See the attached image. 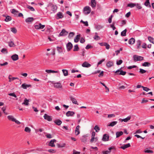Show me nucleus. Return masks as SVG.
<instances>
[{"label": "nucleus", "instance_id": "nucleus-25", "mask_svg": "<svg viewBox=\"0 0 154 154\" xmlns=\"http://www.w3.org/2000/svg\"><path fill=\"white\" fill-rule=\"evenodd\" d=\"M34 19L32 17H29L26 19L25 21L27 23L31 22L33 21Z\"/></svg>", "mask_w": 154, "mask_h": 154}, {"label": "nucleus", "instance_id": "nucleus-6", "mask_svg": "<svg viewBox=\"0 0 154 154\" xmlns=\"http://www.w3.org/2000/svg\"><path fill=\"white\" fill-rule=\"evenodd\" d=\"M73 45L70 42H68L66 45V48L68 51H70Z\"/></svg>", "mask_w": 154, "mask_h": 154}, {"label": "nucleus", "instance_id": "nucleus-47", "mask_svg": "<svg viewBox=\"0 0 154 154\" xmlns=\"http://www.w3.org/2000/svg\"><path fill=\"white\" fill-rule=\"evenodd\" d=\"M27 7L31 11H35V9L33 8L32 7H31L29 5H27Z\"/></svg>", "mask_w": 154, "mask_h": 154}, {"label": "nucleus", "instance_id": "nucleus-26", "mask_svg": "<svg viewBox=\"0 0 154 154\" xmlns=\"http://www.w3.org/2000/svg\"><path fill=\"white\" fill-rule=\"evenodd\" d=\"M62 87V86L61 85L60 83H55L54 84V87L56 88H61Z\"/></svg>", "mask_w": 154, "mask_h": 154}, {"label": "nucleus", "instance_id": "nucleus-36", "mask_svg": "<svg viewBox=\"0 0 154 154\" xmlns=\"http://www.w3.org/2000/svg\"><path fill=\"white\" fill-rule=\"evenodd\" d=\"M150 65V64L148 62H145L142 64V66H149Z\"/></svg>", "mask_w": 154, "mask_h": 154}, {"label": "nucleus", "instance_id": "nucleus-42", "mask_svg": "<svg viewBox=\"0 0 154 154\" xmlns=\"http://www.w3.org/2000/svg\"><path fill=\"white\" fill-rule=\"evenodd\" d=\"M94 129L96 132H98L100 130V128L98 125H96L94 128Z\"/></svg>", "mask_w": 154, "mask_h": 154}, {"label": "nucleus", "instance_id": "nucleus-28", "mask_svg": "<svg viewBox=\"0 0 154 154\" xmlns=\"http://www.w3.org/2000/svg\"><path fill=\"white\" fill-rule=\"evenodd\" d=\"M117 121H113L111 122L109 125H108V126H110L111 127H113L116 125L117 123Z\"/></svg>", "mask_w": 154, "mask_h": 154}, {"label": "nucleus", "instance_id": "nucleus-56", "mask_svg": "<svg viewBox=\"0 0 154 154\" xmlns=\"http://www.w3.org/2000/svg\"><path fill=\"white\" fill-rule=\"evenodd\" d=\"M135 6H136V7L137 8L139 9H141L142 8V7L139 4L137 3L136 4V5Z\"/></svg>", "mask_w": 154, "mask_h": 154}, {"label": "nucleus", "instance_id": "nucleus-27", "mask_svg": "<svg viewBox=\"0 0 154 154\" xmlns=\"http://www.w3.org/2000/svg\"><path fill=\"white\" fill-rule=\"evenodd\" d=\"M29 100L27 99L26 98H25L24 100V102L22 103V104L25 105H28L29 104Z\"/></svg>", "mask_w": 154, "mask_h": 154}, {"label": "nucleus", "instance_id": "nucleus-54", "mask_svg": "<svg viewBox=\"0 0 154 154\" xmlns=\"http://www.w3.org/2000/svg\"><path fill=\"white\" fill-rule=\"evenodd\" d=\"M115 24V23L113 22L112 24L110 25V27L112 28L113 30H114L116 29V27L114 26Z\"/></svg>", "mask_w": 154, "mask_h": 154}, {"label": "nucleus", "instance_id": "nucleus-41", "mask_svg": "<svg viewBox=\"0 0 154 154\" xmlns=\"http://www.w3.org/2000/svg\"><path fill=\"white\" fill-rule=\"evenodd\" d=\"M136 5V3H131L128 5V6L130 7L131 8H133Z\"/></svg>", "mask_w": 154, "mask_h": 154}, {"label": "nucleus", "instance_id": "nucleus-2", "mask_svg": "<svg viewBox=\"0 0 154 154\" xmlns=\"http://www.w3.org/2000/svg\"><path fill=\"white\" fill-rule=\"evenodd\" d=\"M91 11V9L88 6H86L84 7V13L85 14H89Z\"/></svg>", "mask_w": 154, "mask_h": 154}, {"label": "nucleus", "instance_id": "nucleus-12", "mask_svg": "<svg viewBox=\"0 0 154 154\" xmlns=\"http://www.w3.org/2000/svg\"><path fill=\"white\" fill-rule=\"evenodd\" d=\"M67 33L68 32L65 29H63L60 33L59 35L60 36H62L66 35Z\"/></svg>", "mask_w": 154, "mask_h": 154}, {"label": "nucleus", "instance_id": "nucleus-21", "mask_svg": "<svg viewBox=\"0 0 154 154\" xmlns=\"http://www.w3.org/2000/svg\"><path fill=\"white\" fill-rule=\"evenodd\" d=\"M123 133L122 131H118L116 133V138H118L119 137L123 135Z\"/></svg>", "mask_w": 154, "mask_h": 154}, {"label": "nucleus", "instance_id": "nucleus-3", "mask_svg": "<svg viewBox=\"0 0 154 154\" xmlns=\"http://www.w3.org/2000/svg\"><path fill=\"white\" fill-rule=\"evenodd\" d=\"M133 58L134 61H141L143 59V57L136 55H134V56Z\"/></svg>", "mask_w": 154, "mask_h": 154}, {"label": "nucleus", "instance_id": "nucleus-52", "mask_svg": "<svg viewBox=\"0 0 154 154\" xmlns=\"http://www.w3.org/2000/svg\"><path fill=\"white\" fill-rule=\"evenodd\" d=\"M146 72V70H145L143 69H140L139 72L141 74L144 73H145Z\"/></svg>", "mask_w": 154, "mask_h": 154}, {"label": "nucleus", "instance_id": "nucleus-1", "mask_svg": "<svg viewBox=\"0 0 154 154\" xmlns=\"http://www.w3.org/2000/svg\"><path fill=\"white\" fill-rule=\"evenodd\" d=\"M7 117L8 119L9 120H11L13 122H15L17 124H20V122L17 120L15 119L14 118L13 116H8Z\"/></svg>", "mask_w": 154, "mask_h": 154}, {"label": "nucleus", "instance_id": "nucleus-34", "mask_svg": "<svg viewBox=\"0 0 154 154\" xmlns=\"http://www.w3.org/2000/svg\"><path fill=\"white\" fill-rule=\"evenodd\" d=\"M8 45L10 47H14L15 46L14 42L12 41H10L8 42Z\"/></svg>", "mask_w": 154, "mask_h": 154}, {"label": "nucleus", "instance_id": "nucleus-63", "mask_svg": "<svg viewBox=\"0 0 154 154\" xmlns=\"http://www.w3.org/2000/svg\"><path fill=\"white\" fill-rule=\"evenodd\" d=\"M83 137H84V138H83L82 139V141L83 142H86V141H87V139H86L85 138V137H86V136L85 135L83 136Z\"/></svg>", "mask_w": 154, "mask_h": 154}, {"label": "nucleus", "instance_id": "nucleus-17", "mask_svg": "<svg viewBox=\"0 0 154 154\" xmlns=\"http://www.w3.org/2000/svg\"><path fill=\"white\" fill-rule=\"evenodd\" d=\"M80 34H79L77 35L76 37H75L74 39V41L75 42L77 43L78 42L80 38Z\"/></svg>", "mask_w": 154, "mask_h": 154}, {"label": "nucleus", "instance_id": "nucleus-30", "mask_svg": "<svg viewBox=\"0 0 154 154\" xmlns=\"http://www.w3.org/2000/svg\"><path fill=\"white\" fill-rule=\"evenodd\" d=\"M141 44V42L138 40L137 41V48L139 49L140 48V45Z\"/></svg>", "mask_w": 154, "mask_h": 154}, {"label": "nucleus", "instance_id": "nucleus-46", "mask_svg": "<svg viewBox=\"0 0 154 154\" xmlns=\"http://www.w3.org/2000/svg\"><path fill=\"white\" fill-rule=\"evenodd\" d=\"M144 5L146 6L150 7V5L149 2V0H147L145 2Z\"/></svg>", "mask_w": 154, "mask_h": 154}, {"label": "nucleus", "instance_id": "nucleus-11", "mask_svg": "<svg viewBox=\"0 0 154 154\" xmlns=\"http://www.w3.org/2000/svg\"><path fill=\"white\" fill-rule=\"evenodd\" d=\"M131 118V116H128L125 119H119V120L121 121V122H127Z\"/></svg>", "mask_w": 154, "mask_h": 154}, {"label": "nucleus", "instance_id": "nucleus-20", "mask_svg": "<svg viewBox=\"0 0 154 154\" xmlns=\"http://www.w3.org/2000/svg\"><path fill=\"white\" fill-rule=\"evenodd\" d=\"M21 87L24 89H26L27 88L31 87L30 85H26L25 83H23L22 84Z\"/></svg>", "mask_w": 154, "mask_h": 154}, {"label": "nucleus", "instance_id": "nucleus-40", "mask_svg": "<svg viewBox=\"0 0 154 154\" xmlns=\"http://www.w3.org/2000/svg\"><path fill=\"white\" fill-rule=\"evenodd\" d=\"M11 30L13 33L15 34L17 32V30L15 27H13L11 28Z\"/></svg>", "mask_w": 154, "mask_h": 154}, {"label": "nucleus", "instance_id": "nucleus-49", "mask_svg": "<svg viewBox=\"0 0 154 154\" xmlns=\"http://www.w3.org/2000/svg\"><path fill=\"white\" fill-rule=\"evenodd\" d=\"M14 77H12V76L11 75H9L8 77V79H9V82H11L12 81L14 80Z\"/></svg>", "mask_w": 154, "mask_h": 154}, {"label": "nucleus", "instance_id": "nucleus-22", "mask_svg": "<svg viewBox=\"0 0 154 154\" xmlns=\"http://www.w3.org/2000/svg\"><path fill=\"white\" fill-rule=\"evenodd\" d=\"M70 100L73 103L78 105L77 101L75 98L73 97H71Z\"/></svg>", "mask_w": 154, "mask_h": 154}, {"label": "nucleus", "instance_id": "nucleus-53", "mask_svg": "<svg viewBox=\"0 0 154 154\" xmlns=\"http://www.w3.org/2000/svg\"><path fill=\"white\" fill-rule=\"evenodd\" d=\"M122 48H120L119 50H117L115 51V52L116 53V55H117L119 54L120 53V51H122Z\"/></svg>", "mask_w": 154, "mask_h": 154}, {"label": "nucleus", "instance_id": "nucleus-13", "mask_svg": "<svg viewBox=\"0 0 154 154\" xmlns=\"http://www.w3.org/2000/svg\"><path fill=\"white\" fill-rule=\"evenodd\" d=\"M56 142V140L55 139L51 140L49 142V145L51 147H54L55 146V145L54 144V142Z\"/></svg>", "mask_w": 154, "mask_h": 154}, {"label": "nucleus", "instance_id": "nucleus-45", "mask_svg": "<svg viewBox=\"0 0 154 154\" xmlns=\"http://www.w3.org/2000/svg\"><path fill=\"white\" fill-rule=\"evenodd\" d=\"M24 131L26 132L30 133L31 131V130L30 128L28 127H26L25 128Z\"/></svg>", "mask_w": 154, "mask_h": 154}, {"label": "nucleus", "instance_id": "nucleus-38", "mask_svg": "<svg viewBox=\"0 0 154 154\" xmlns=\"http://www.w3.org/2000/svg\"><path fill=\"white\" fill-rule=\"evenodd\" d=\"M62 72L63 73L64 75L65 76H67L68 75V72L67 70L66 69H63L62 70Z\"/></svg>", "mask_w": 154, "mask_h": 154}, {"label": "nucleus", "instance_id": "nucleus-39", "mask_svg": "<svg viewBox=\"0 0 154 154\" xmlns=\"http://www.w3.org/2000/svg\"><path fill=\"white\" fill-rule=\"evenodd\" d=\"M127 32V29H125L124 30L122 31L121 33V35L122 36H125L126 35V33Z\"/></svg>", "mask_w": 154, "mask_h": 154}, {"label": "nucleus", "instance_id": "nucleus-57", "mask_svg": "<svg viewBox=\"0 0 154 154\" xmlns=\"http://www.w3.org/2000/svg\"><path fill=\"white\" fill-rule=\"evenodd\" d=\"M81 22L84 23L86 26H88V22L87 21L85 22L83 21L82 20H81Z\"/></svg>", "mask_w": 154, "mask_h": 154}, {"label": "nucleus", "instance_id": "nucleus-33", "mask_svg": "<svg viewBox=\"0 0 154 154\" xmlns=\"http://www.w3.org/2000/svg\"><path fill=\"white\" fill-rule=\"evenodd\" d=\"M11 17L9 16L6 17V18L5 20L7 22H8L11 20Z\"/></svg>", "mask_w": 154, "mask_h": 154}, {"label": "nucleus", "instance_id": "nucleus-24", "mask_svg": "<svg viewBox=\"0 0 154 154\" xmlns=\"http://www.w3.org/2000/svg\"><path fill=\"white\" fill-rule=\"evenodd\" d=\"M113 65V63L112 61H109L107 62L106 66L108 67H110Z\"/></svg>", "mask_w": 154, "mask_h": 154}, {"label": "nucleus", "instance_id": "nucleus-4", "mask_svg": "<svg viewBox=\"0 0 154 154\" xmlns=\"http://www.w3.org/2000/svg\"><path fill=\"white\" fill-rule=\"evenodd\" d=\"M126 72L123 70L118 69L115 72V73L117 75H124L126 74Z\"/></svg>", "mask_w": 154, "mask_h": 154}, {"label": "nucleus", "instance_id": "nucleus-58", "mask_svg": "<svg viewBox=\"0 0 154 154\" xmlns=\"http://www.w3.org/2000/svg\"><path fill=\"white\" fill-rule=\"evenodd\" d=\"M111 152L110 151H109L108 150L103 151V154H110V153Z\"/></svg>", "mask_w": 154, "mask_h": 154}, {"label": "nucleus", "instance_id": "nucleus-62", "mask_svg": "<svg viewBox=\"0 0 154 154\" xmlns=\"http://www.w3.org/2000/svg\"><path fill=\"white\" fill-rule=\"evenodd\" d=\"M115 117V115L114 114H110L108 115V118H110L112 117Z\"/></svg>", "mask_w": 154, "mask_h": 154}, {"label": "nucleus", "instance_id": "nucleus-59", "mask_svg": "<svg viewBox=\"0 0 154 154\" xmlns=\"http://www.w3.org/2000/svg\"><path fill=\"white\" fill-rule=\"evenodd\" d=\"M8 94L9 96H12L14 97H17V96L14 93H9Z\"/></svg>", "mask_w": 154, "mask_h": 154}, {"label": "nucleus", "instance_id": "nucleus-10", "mask_svg": "<svg viewBox=\"0 0 154 154\" xmlns=\"http://www.w3.org/2000/svg\"><path fill=\"white\" fill-rule=\"evenodd\" d=\"M80 128V126L79 125H78L76 126L75 130V135H78L80 134V132L79 130Z\"/></svg>", "mask_w": 154, "mask_h": 154}, {"label": "nucleus", "instance_id": "nucleus-23", "mask_svg": "<svg viewBox=\"0 0 154 154\" xmlns=\"http://www.w3.org/2000/svg\"><path fill=\"white\" fill-rule=\"evenodd\" d=\"M135 42V39L132 38L130 39L128 41V43L130 44L133 45L134 44Z\"/></svg>", "mask_w": 154, "mask_h": 154}, {"label": "nucleus", "instance_id": "nucleus-14", "mask_svg": "<svg viewBox=\"0 0 154 154\" xmlns=\"http://www.w3.org/2000/svg\"><path fill=\"white\" fill-rule=\"evenodd\" d=\"M57 17L56 18L57 19H59L60 18H62L63 17V14L61 12H58L57 14Z\"/></svg>", "mask_w": 154, "mask_h": 154}, {"label": "nucleus", "instance_id": "nucleus-29", "mask_svg": "<svg viewBox=\"0 0 154 154\" xmlns=\"http://www.w3.org/2000/svg\"><path fill=\"white\" fill-rule=\"evenodd\" d=\"M45 72L48 73H58V71H55L51 70H46Z\"/></svg>", "mask_w": 154, "mask_h": 154}, {"label": "nucleus", "instance_id": "nucleus-43", "mask_svg": "<svg viewBox=\"0 0 154 154\" xmlns=\"http://www.w3.org/2000/svg\"><path fill=\"white\" fill-rule=\"evenodd\" d=\"M79 47L77 45H76L74 46V51H77L79 50Z\"/></svg>", "mask_w": 154, "mask_h": 154}, {"label": "nucleus", "instance_id": "nucleus-51", "mask_svg": "<svg viewBox=\"0 0 154 154\" xmlns=\"http://www.w3.org/2000/svg\"><path fill=\"white\" fill-rule=\"evenodd\" d=\"M1 51L2 53H3L7 54L8 53L7 50L5 48H2Z\"/></svg>", "mask_w": 154, "mask_h": 154}, {"label": "nucleus", "instance_id": "nucleus-60", "mask_svg": "<svg viewBox=\"0 0 154 154\" xmlns=\"http://www.w3.org/2000/svg\"><path fill=\"white\" fill-rule=\"evenodd\" d=\"M143 88L144 91H148L150 90V89L149 88H148L146 87H144L143 86Z\"/></svg>", "mask_w": 154, "mask_h": 154}, {"label": "nucleus", "instance_id": "nucleus-7", "mask_svg": "<svg viewBox=\"0 0 154 154\" xmlns=\"http://www.w3.org/2000/svg\"><path fill=\"white\" fill-rule=\"evenodd\" d=\"M44 118L45 119L49 121H51L52 120L51 117L47 115L46 114H45L44 116Z\"/></svg>", "mask_w": 154, "mask_h": 154}, {"label": "nucleus", "instance_id": "nucleus-9", "mask_svg": "<svg viewBox=\"0 0 154 154\" xmlns=\"http://www.w3.org/2000/svg\"><path fill=\"white\" fill-rule=\"evenodd\" d=\"M109 136L108 135L105 134L103 135L102 140L104 141H106L108 140Z\"/></svg>", "mask_w": 154, "mask_h": 154}, {"label": "nucleus", "instance_id": "nucleus-64", "mask_svg": "<svg viewBox=\"0 0 154 154\" xmlns=\"http://www.w3.org/2000/svg\"><path fill=\"white\" fill-rule=\"evenodd\" d=\"M73 154H80V152L76 151L74 149L73 150Z\"/></svg>", "mask_w": 154, "mask_h": 154}, {"label": "nucleus", "instance_id": "nucleus-44", "mask_svg": "<svg viewBox=\"0 0 154 154\" xmlns=\"http://www.w3.org/2000/svg\"><path fill=\"white\" fill-rule=\"evenodd\" d=\"M103 45L106 47L107 49H109V48L110 45L107 43H104Z\"/></svg>", "mask_w": 154, "mask_h": 154}, {"label": "nucleus", "instance_id": "nucleus-19", "mask_svg": "<svg viewBox=\"0 0 154 154\" xmlns=\"http://www.w3.org/2000/svg\"><path fill=\"white\" fill-rule=\"evenodd\" d=\"M96 5V2L95 0H91V6L92 8L95 7Z\"/></svg>", "mask_w": 154, "mask_h": 154}, {"label": "nucleus", "instance_id": "nucleus-48", "mask_svg": "<svg viewBox=\"0 0 154 154\" xmlns=\"http://www.w3.org/2000/svg\"><path fill=\"white\" fill-rule=\"evenodd\" d=\"M94 38L95 40H98L100 39V38L97 35H95L94 36Z\"/></svg>", "mask_w": 154, "mask_h": 154}, {"label": "nucleus", "instance_id": "nucleus-55", "mask_svg": "<svg viewBox=\"0 0 154 154\" xmlns=\"http://www.w3.org/2000/svg\"><path fill=\"white\" fill-rule=\"evenodd\" d=\"M122 62H123V61L122 60H119V61H117L116 64L118 65H120V64H121L122 63Z\"/></svg>", "mask_w": 154, "mask_h": 154}, {"label": "nucleus", "instance_id": "nucleus-35", "mask_svg": "<svg viewBox=\"0 0 154 154\" xmlns=\"http://www.w3.org/2000/svg\"><path fill=\"white\" fill-rule=\"evenodd\" d=\"M75 33L73 32H70L69 33L68 38L69 39H71L72 38L74 35Z\"/></svg>", "mask_w": 154, "mask_h": 154}, {"label": "nucleus", "instance_id": "nucleus-15", "mask_svg": "<svg viewBox=\"0 0 154 154\" xmlns=\"http://www.w3.org/2000/svg\"><path fill=\"white\" fill-rule=\"evenodd\" d=\"M11 58L13 60L16 61L18 59V56L17 54H15L11 56Z\"/></svg>", "mask_w": 154, "mask_h": 154}, {"label": "nucleus", "instance_id": "nucleus-8", "mask_svg": "<svg viewBox=\"0 0 154 154\" xmlns=\"http://www.w3.org/2000/svg\"><path fill=\"white\" fill-rule=\"evenodd\" d=\"M82 66L85 67H89L91 66V65L87 62L85 61L82 64Z\"/></svg>", "mask_w": 154, "mask_h": 154}, {"label": "nucleus", "instance_id": "nucleus-50", "mask_svg": "<svg viewBox=\"0 0 154 154\" xmlns=\"http://www.w3.org/2000/svg\"><path fill=\"white\" fill-rule=\"evenodd\" d=\"M57 7L54 5H52V10L53 12H54L57 10Z\"/></svg>", "mask_w": 154, "mask_h": 154}, {"label": "nucleus", "instance_id": "nucleus-18", "mask_svg": "<svg viewBox=\"0 0 154 154\" xmlns=\"http://www.w3.org/2000/svg\"><path fill=\"white\" fill-rule=\"evenodd\" d=\"M130 144L129 143H128V144L124 145L122 146H121L120 147V148L123 149H125L130 147Z\"/></svg>", "mask_w": 154, "mask_h": 154}, {"label": "nucleus", "instance_id": "nucleus-31", "mask_svg": "<svg viewBox=\"0 0 154 154\" xmlns=\"http://www.w3.org/2000/svg\"><path fill=\"white\" fill-rule=\"evenodd\" d=\"M54 122L57 125H60L62 123V122L59 119H57Z\"/></svg>", "mask_w": 154, "mask_h": 154}, {"label": "nucleus", "instance_id": "nucleus-16", "mask_svg": "<svg viewBox=\"0 0 154 154\" xmlns=\"http://www.w3.org/2000/svg\"><path fill=\"white\" fill-rule=\"evenodd\" d=\"M75 113L74 112L68 111L66 112V115L67 116L69 117L72 116Z\"/></svg>", "mask_w": 154, "mask_h": 154}, {"label": "nucleus", "instance_id": "nucleus-37", "mask_svg": "<svg viewBox=\"0 0 154 154\" xmlns=\"http://www.w3.org/2000/svg\"><path fill=\"white\" fill-rule=\"evenodd\" d=\"M148 39L150 42L154 44V38L151 37H148Z\"/></svg>", "mask_w": 154, "mask_h": 154}, {"label": "nucleus", "instance_id": "nucleus-32", "mask_svg": "<svg viewBox=\"0 0 154 154\" xmlns=\"http://www.w3.org/2000/svg\"><path fill=\"white\" fill-rule=\"evenodd\" d=\"M57 50L59 54L61 53L62 51V47H57Z\"/></svg>", "mask_w": 154, "mask_h": 154}, {"label": "nucleus", "instance_id": "nucleus-61", "mask_svg": "<svg viewBox=\"0 0 154 154\" xmlns=\"http://www.w3.org/2000/svg\"><path fill=\"white\" fill-rule=\"evenodd\" d=\"M144 152L146 153H152L153 152L152 150H145Z\"/></svg>", "mask_w": 154, "mask_h": 154}, {"label": "nucleus", "instance_id": "nucleus-5", "mask_svg": "<svg viewBox=\"0 0 154 154\" xmlns=\"http://www.w3.org/2000/svg\"><path fill=\"white\" fill-rule=\"evenodd\" d=\"M45 25H42L41 23H38V25H35V28L36 29H43L45 27Z\"/></svg>", "mask_w": 154, "mask_h": 154}]
</instances>
